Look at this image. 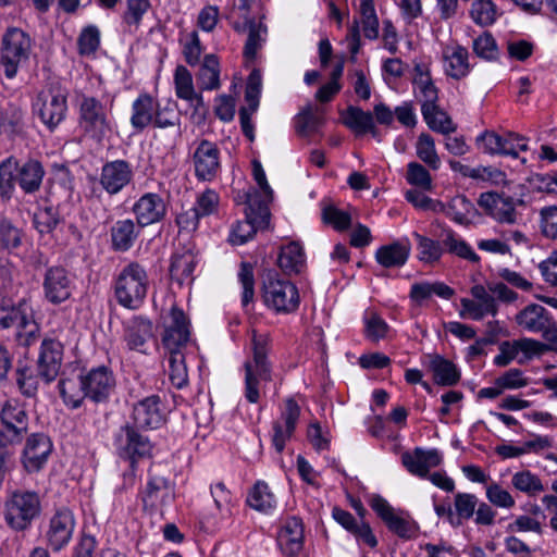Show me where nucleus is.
I'll use <instances>...</instances> for the list:
<instances>
[{
    "label": "nucleus",
    "instance_id": "obj_1",
    "mask_svg": "<svg viewBox=\"0 0 557 557\" xmlns=\"http://www.w3.org/2000/svg\"><path fill=\"white\" fill-rule=\"evenodd\" d=\"M252 359L244 363L245 369V397L251 404L260 399L262 384L271 381V367L267 355L269 350V336L252 332Z\"/></svg>",
    "mask_w": 557,
    "mask_h": 557
},
{
    "label": "nucleus",
    "instance_id": "obj_2",
    "mask_svg": "<svg viewBox=\"0 0 557 557\" xmlns=\"http://www.w3.org/2000/svg\"><path fill=\"white\" fill-rule=\"evenodd\" d=\"M33 46L30 36L21 28L10 27L4 32L0 44V67L5 78H15L28 64Z\"/></svg>",
    "mask_w": 557,
    "mask_h": 557
},
{
    "label": "nucleus",
    "instance_id": "obj_3",
    "mask_svg": "<svg viewBox=\"0 0 557 557\" xmlns=\"http://www.w3.org/2000/svg\"><path fill=\"white\" fill-rule=\"evenodd\" d=\"M41 500L37 492L15 490L4 502V520L15 531H24L40 516Z\"/></svg>",
    "mask_w": 557,
    "mask_h": 557
},
{
    "label": "nucleus",
    "instance_id": "obj_4",
    "mask_svg": "<svg viewBox=\"0 0 557 557\" xmlns=\"http://www.w3.org/2000/svg\"><path fill=\"white\" fill-rule=\"evenodd\" d=\"M148 290V274L138 262L125 265L116 277L115 296L124 308L136 310L146 298Z\"/></svg>",
    "mask_w": 557,
    "mask_h": 557
},
{
    "label": "nucleus",
    "instance_id": "obj_5",
    "mask_svg": "<svg viewBox=\"0 0 557 557\" xmlns=\"http://www.w3.org/2000/svg\"><path fill=\"white\" fill-rule=\"evenodd\" d=\"M78 126L83 135L101 143L112 132L106 107L95 97L83 95L78 104Z\"/></svg>",
    "mask_w": 557,
    "mask_h": 557
},
{
    "label": "nucleus",
    "instance_id": "obj_6",
    "mask_svg": "<svg viewBox=\"0 0 557 557\" xmlns=\"http://www.w3.org/2000/svg\"><path fill=\"white\" fill-rule=\"evenodd\" d=\"M33 110L50 131L55 129L66 116L67 91L60 85H49L38 92Z\"/></svg>",
    "mask_w": 557,
    "mask_h": 557
},
{
    "label": "nucleus",
    "instance_id": "obj_7",
    "mask_svg": "<svg viewBox=\"0 0 557 557\" xmlns=\"http://www.w3.org/2000/svg\"><path fill=\"white\" fill-rule=\"evenodd\" d=\"M246 220L233 226L230 240L234 245H243L253 237L258 230L268 227L270 209L261 200L260 195H247Z\"/></svg>",
    "mask_w": 557,
    "mask_h": 557
},
{
    "label": "nucleus",
    "instance_id": "obj_8",
    "mask_svg": "<svg viewBox=\"0 0 557 557\" xmlns=\"http://www.w3.org/2000/svg\"><path fill=\"white\" fill-rule=\"evenodd\" d=\"M370 504L387 529L399 539L410 541L418 536L419 525L407 511L395 509L377 495L372 497Z\"/></svg>",
    "mask_w": 557,
    "mask_h": 557
},
{
    "label": "nucleus",
    "instance_id": "obj_9",
    "mask_svg": "<svg viewBox=\"0 0 557 557\" xmlns=\"http://www.w3.org/2000/svg\"><path fill=\"white\" fill-rule=\"evenodd\" d=\"M0 447L21 443L28 429V416L23 406L15 399L7 400L0 410Z\"/></svg>",
    "mask_w": 557,
    "mask_h": 557
},
{
    "label": "nucleus",
    "instance_id": "obj_10",
    "mask_svg": "<svg viewBox=\"0 0 557 557\" xmlns=\"http://www.w3.org/2000/svg\"><path fill=\"white\" fill-rule=\"evenodd\" d=\"M263 297L268 307L282 313L294 312L300 301L297 287L289 281L278 278L276 274L268 275Z\"/></svg>",
    "mask_w": 557,
    "mask_h": 557
},
{
    "label": "nucleus",
    "instance_id": "obj_11",
    "mask_svg": "<svg viewBox=\"0 0 557 557\" xmlns=\"http://www.w3.org/2000/svg\"><path fill=\"white\" fill-rule=\"evenodd\" d=\"M359 8L358 14L359 20H354L349 26L348 34L346 36L348 49L352 57H355L361 47L360 38V24L366 38L374 40L379 37V18L374 8L373 0H358Z\"/></svg>",
    "mask_w": 557,
    "mask_h": 557
},
{
    "label": "nucleus",
    "instance_id": "obj_12",
    "mask_svg": "<svg viewBox=\"0 0 557 557\" xmlns=\"http://www.w3.org/2000/svg\"><path fill=\"white\" fill-rule=\"evenodd\" d=\"M479 207L498 223L515 224L517 211L515 200L510 196L496 191L482 193L478 199Z\"/></svg>",
    "mask_w": 557,
    "mask_h": 557
},
{
    "label": "nucleus",
    "instance_id": "obj_13",
    "mask_svg": "<svg viewBox=\"0 0 557 557\" xmlns=\"http://www.w3.org/2000/svg\"><path fill=\"white\" fill-rule=\"evenodd\" d=\"M190 338L189 321L182 309L172 307L162 344L169 354L184 352Z\"/></svg>",
    "mask_w": 557,
    "mask_h": 557
},
{
    "label": "nucleus",
    "instance_id": "obj_14",
    "mask_svg": "<svg viewBox=\"0 0 557 557\" xmlns=\"http://www.w3.org/2000/svg\"><path fill=\"white\" fill-rule=\"evenodd\" d=\"M115 445L120 456L129 459L132 463L137 458L149 456L152 450L149 438L138 433L134 426L128 424L121 428L116 434Z\"/></svg>",
    "mask_w": 557,
    "mask_h": 557
},
{
    "label": "nucleus",
    "instance_id": "obj_15",
    "mask_svg": "<svg viewBox=\"0 0 557 557\" xmlns=\"http://www.w3.org/2000/svg\"><path fill=\"white\" fill-rule=\"evenodd\" d=\"M45 298L53 305H59L71 298L73 280L69 272L59 265L47 269L42 283Z\"/></svg>",
    "mask_w": 557,
    "mask_h": 557
},
{
    "label": "nucleus",
    "instance_id": "obj_16",
    "mask_svg": "<svg viewBox=\"0 0 557 557\" xmlns=\"http://www.w3.org/2000/svg\"><path fill=\"white\" fill-rule=\"evenodd\" d=\"M173 499V484L165 476L151 469L146 486L141 492V500L145 507L161 509L170 505Z\"/></svg>",
    "mask_w": 557,
    "mask_h": 557
},
{
    "label": "nucleus",
    "instance_id": "obj_17",
    "mask_svg": "<svg viewBox=\"0 0 557 557\" xmlns=\"http://www.w3.org/2000/svg\"><path fill=\"white\" fill-rule=\"evenodd\" d=\"M74 513L67 508L58 509L49 521L46 539L53 550H60L66 546L75 529Z\"/></svg>",
    "mask_w": 557,
    "mask_h": 557
},
{
    "label": "nucleus",
    "instance_id": "obj_18",
    "mask_svg": "<svg viewBox=\"0 0 557 557\" xmlns=\"http://www.w3.org/2000/svg\"><path fill=\"white\" fill-rule=\"evenodd\" d=\"M473 299H461V318H469L471 320H482L485 315H496L498 306L495 297L491 295L487 289L482 285H474L471 288Z\"/></svg>",
    "mask_w": 557,
    "mask_h": 557
},
{
    "label": "nucleus",
    "instance_id": "obj_19",
    "mask_svg": "<svg viewBox=\"0 0 557 557\" xmlns=\"http://www.w3.org/2000/svg\"><path fill=\"white\" fill-rule=\"evenodd\" d=\"M52 451L50 438L42 433H34L27 437L22 462L24 469L29 472L40 471L48 461Z\"/></svg>",
    "mask_w": 557,
    "mask_h": 557
},
{
    "label": "nucleus",
    "instance_id": "obj_20",
    "mask_svg": "<svg viewBox=\"0 0 557 557\" xmlns=\"http://www.w3.org/2000/svg\"><path fill=\"white\" fill-rule=\"evenodd\" d=\"M63 357L61 337L45 338L38 358V375L46 382H52L59 374Z\"/></svg>",
    "mask_w": 557,
    "mask_h": 557
},
{
    "label": "nucleus",
    "instance_id": "obj_21",
    "mask_svg": "<svg viewBox=\"0 0 557 557\" xmlns=\"http://www.w3.org/2000/svg\"><path fill=\"white\" fill-rule=\"evenodd\" d=\"M262 78L258 70H253L247 81L245 90V100L247 107L239 110V121L243 133L250 140L255 139V131L251 122V115L257 111L259 107V98L261 94Z\"/></svg>",
    "mask_w": 557,
    "mask_h": 557
},
{
    "label": "nucleus",
    "instance_id": "obj_22",
    "mask_svg": "<svg viewBox=\"0 0 557 557\" xmlns=\"http://www.w3.org/2000/svg\"><path fill=\"white\" fill-rule=\"evenodd\" d=\"M195 173L198 180L212 181L216 177L220 164V150L215 144L201 140L194 156Z\"/></svg>",
    "mask_w": 557,
    "mask_h": 557
},
{
    "label": "nucleus",
    "instance_id": "obj_23",
    "mask_svg": "<svg viewBox=\"0 0 557 557\" xmlns=\"http://www.w3.org/2000/svg\"><path fill=\"white\" fill-rule=\"evenodd\" d=\"M299 416L300 407L293 398H288L280 419L273 423L272 442L276 451L281 453L293 436Z\"/></svg>",
    "mask_w": 557,
    "mask_h": 557
},
{
    "label": "nucleus",
    "instance_id": "obj_24",
    "mask_svg": "<svg viewBox=\"0 0 557 557\" xmlns=\"http://www.w3.org/2000/svg\"><path fill=\"white\" fill-rule=\"evenodd\" d=\"M133 213L139 226H148L164 219L166 205L160 195L147 193L134 203Z\"/></svg>",
    "mask_w": 557,
    "mask_h": 557
},
{
    "label": "nucleus",
    "instance_id": "obj_25",
    "mask_svg": "<svg viewBox=\"0 0 557 557\" xmlns=\"http://www.w3.org/2000/svg\"><path fill=\"white\" fill-rule=\"evenodd\" d=\"M164 410L158 395L139 400L133 408V420L137 428L158 429L164 422Z\"/></svg>",
    "mask_w": 557,
    "mask_h": 557
},
{
    "label": "nucleus",
    "instance_id": "obj_26",
    "mask_svg": "<svg viewBox=\"0 0 557 557\" xmlns=\"http://www.w3.org/2000/svg\"><path fill=\"white\" fill-rule=\"evenodd\" d=\"M133 177L131 165L124 160H115L102 166L100 184L110 195L117 194Z\"/></svg>",
    "mask_w": 557,
    "mask_h": 557
},
{
    "label": "nucleus",
    "instance_id": "obj_27",
    "mask_svg": "<svg viewBox=\"0 0 557 557\" xmlns=\"http://www.w3.org/2000/svg\"><path fill=\"white\" fill-rule=\"evenodd\" d=\"M277 544L284 555L296 557L304 547V525L297 517L285 520L278 534Z\"/></svg>",
    "mask_w": 557,
    "mask_h": 557
},
{
    "label": "nucleus",
    "instance_id": "obj_28",
    "mask_svg": "<svg viewBox=\"0 0 557 557\" xmlns=\"http://www.w3.org/2000/svg\"><path fill=\"white\" fill-rule=\"evenodd\" d=\"M81 383L85 388L87 397L95 401H100L109 396L114 386V379L108 368L99 367L82 376Z\"/></svg>",
    "mask_w": 557,
    "mask_h": 557
},
{
    "label": "nucleus",
    "instance_id": "obj_29",
    "mask_svg": "<svg viewBox=\"0 0 557 557\" xmlns=\"http://www.w3.org/2000/svg\"><path fill=\"white\" fill-rule=\"evenodd\" d=\"M517 324L531 333H544L548 336L550 318L548 311L541 305L531 304L516 315Z\"/></svg>",
    "mask_w": 557,
    "mask_h": 557
},
{
    "label": "nucleus",
    "instance_id": "obj_30",
    "mask_svg": "<svg viewBox=\"0 0 557 557\" xmlns=\"http://www.w3.org/2000/svg\"><path fill=\"white\" fill-rule=\"evenodd\" d=\"M445 73L454 78L461 79L470 72L469 52L459 44L447 45L443 49Z\"/></svg>",
    "mask_w": 557,
    "mask_h": 557
},
{
    "label": "nucleus",
    "instance_id": "obj_31",
    "mask_svg": "<svg viewBox=\"0 0 557 557\" xmlns=\"http://www.w3.org/2000/svg\"><path fill=\"white\" fill-rule=\"evenodd\" d=\"M442 458L436 450H423L416 448L413 451H406L401 455L404 467L414 475L424 478L429 470L441 463Z\"/></svg>",
    "mask_w": 557,
    "mask_h": 557
},
{
    "label": "nucleus",
    "instance_id": "obj_32",
    "mask_svg": "<svg viewBox=\"0 0 557 557\" xmlns=\"http://www.w3.org/2000/svg\"><path fill=\"white\" fill-rule=\"evenodd\" d=\"M414 92L421 102V112L434 109L438 101V90L432 82L429 71L421 64L414 66Z\"/></svg>",
    "mask_w": 557,
    "mask_h": 557
},
{
    "label": "nucleus",
    "instance_id": "obj_33",
    "mask_svg": "<svg viewBox=\"0 0 557 557\" xmlns=\"http://www.w3.org/2000/svg\"><path fill=\"white\" fill-rule=\"evenodd\" d=\"M425 363L433 373V379L436 384L453 386L459 382L460 373L450 360L437 354H429L425 356Z\"/></svg>",
    "mask_w": 557,
    "mask_h": 557
},
{
    "label": "nucleus",
    "instance_id": "obj_34",
    "mask_svg": "<svg viewBox=\"0 0 557 557\" xmlns=\"http://www.w3.org/2000/svg\"><path fill=\"white\" fill-rule=\"evenodd\" d=\"M159 102L149 94H140L132 104L131 125L137 132L152 124Z\"/></svg>",
    "mask_w": 557,
    "mask_h": 557
},
{
    "label": "nucleus",
    "instance_id": "obj_35",
    "mask_svg": "<svg viewBox=\"0 0 557 557\" xmlns=\"http://www.w3.org/2000/svg\"><path fill=\"white\" fill-rule=\"evenodd\" d=\"M136 223L132 219H124L113 224L110 235L114 250L126 251L134 245L141 227Z\"/></svg>",
    "mask_w": 557,
    "mask_h": 557
},
{
    "label": "nucleus",
    "instance_id": "obj_36",
    "mask_svg": "<svg viewBox=\"0 0 557 557\" xmlns=\"http://www.w3.org/2000/svg\"><path fill=\"white\" fill-rule=\"evenodd\" d=\"M196 263V256L190 250L174 253L170 267L171 278L180 285L190 284Z\"/></svg>",
    "mask_w": 557,
    "mask_h": 557
},
{
    "label": "nucleus",
    "instance_id": "obj_37",
    "mask_svg": "<svg viewBox=\"0 0 557 557\" xmlns=\"http://www.w3.org/2000/svg\"><path fill=\"white\" fill-rule=\"evenodd\" d=\"M152 337V323L140 317L129 321L125 332V341L129 349L144 351L146 342Z\"/></svg>",
    "mask_w": 557,
    "mask_h": 557
},
{
    "label": "nucleus",
    "instance_id": "obj_38",
    "mask_svg": "<svg viewBox=\"0 0 557 557\" xmlns=\"http://www.w3.org/2000/svg\"><path fill=\"white\" fill-rule=\"evenodd\" d=\"M409 253L408 245L393 243L380 247L375 252V259L384 268H399L407 262Z\"/></svg>",
    "mask_w": 557,
    "mask_h": 557
},
{
    "label": "nucleus",
    "instance_id": "obj_39",
    "mask_svg": "<svg viewBox=\"0 0 557 557\" xmlns=\"http://www.w3.org/2000/svg\"><path fill=\"white\" fill-rule=\"evenodd\" d=\"M277 263L286 274L299 273L305 267L302 247L298 243H289L282 247Z\"/></svg>",
    "mask_w": 557,
    "mask_h": 557
},
{
    "label": "nucleus",
    "instance_id": "obj_40",
    "mask_svg": "<svg viewBox=\"0 0 557 557\" xmlns=\"http://www.w3.org/2000/svg\"><path fill=\"white\" fill-rule=\"evenodd\" d=\"M175 94L180 99L200 104L202 97L195 91L193 76L184 65H177L174 72Z\"/></svg>",
    "mask_w": 557,
    "mask_h": 557
},
{
    "label": "nucleus",
    "instance_id": "obj_41",
    "mask_svg": "<svg viewBox=\"0 0 557 557\" xmlns=\"http://www.w3.org/2000/svg\"><path fill=\"white\" fill-rule=\"evenodd\" d=\"M469 16L475 25L487 27L497 21L499 12L493 0H473L470 4Z\"/></svg>",
    "mask_w": 557,
    "mask_h": 557
},
{
    "label": "nucleus",
    "instance_id": "obj_42",
    "mask_svg": "<svg viewBox=\"0 0 557 557\" xmlns=\"http://www.w3.org/2000/svg\"><path fill=\"white\" fill-rule=\"evenodd\" d=\"M44 169L38 161L29 160L18 166L17 182L26 193L37 190L41 184Z\"/></svg>",
    "mask_w": 557,
    "mask_h": 557
},
{
    "label": "nucleus",
    "instance_id": "obj_43",
    "mask_svg": "<svg viewBox=\"0 0 557 557\" xmlns=\"http://www.w3.org/2000/svg\"><path fill=\"white\" fill-rule=\"evenodd\" d=\"M23 125V110L15 103H0V134H16Z\"/></svg>",
    "mask_w": 557,
    "mask_h": 557
},
{
    "label": "nucleus",
    "instance_id": "obj_44",
    "mask_svg": "<svg viewBox=\"0 0 557 557\" xmlns=\"http://www.w3.org/2000/svg\"><path fill=\"white\" fill-rule=\"evenodd\" d=\"M475 215L474 205L465 195H457L447 203V216L456 223L469 224Z\"/></svg>",
    "mask_w": 557,
    "mask_h": 557
},
{
    "label": "nucleus",
    "instance_id": "obj_45",
    "mask_svg": "<svg viewBox=\"0 0 557 557\" xmlns=\"http://www.w3.org/2000/svg\"><path fill=\"white\" fill-rule=\"evenodd\" d=\"M417 157L430 169L437 171L441 166V158L436 151L435 141L431 135L422 133L416 143Z\"/></svg>",
    "mask_w": 557,
    "mask_h": 557
},
{
    "label": "nucleus",
    "instance_id": "obj_46",
    "mask_svg": "<svg viewBox=\"0 0 557 557\" xmlns=\"http://www.w3.org/2000/svg\"><path fill=\"white\" fill-rule=\"evenodd\" d=\"M198 81L200 87L213 90L220 87V64L215 54H207L199 70Z\"/></svg>",
    "mask_w": 557,
    "mask_h": 557
},
{
    "label": "nucleus",
    "instance_id": "obj_47",
    "mask_svg": "<svg viewBox=\"0 0 557 557\" xmlns=\"http://www.w3.org/2000/svg\"><path fill=\"white\" fill-rule=\"evenodd\" d=\"M432 295H436L444 299H449L454 295V289L441 282L417 283L411 286L410 297L417 304H421L423 300L429 299Z\"/></svg>",
    "mask_w": 557,
    "mask_h": 557
},
{
    "label": "nucleus",
    "instance_id": "obj_48",
    "mask_svg": "<svg viewBox=\"0 0 557 557\" xmlns=\"http://www.w3.org/2000/svg\"><path fill=\"white\" fill-rule=\"evenodd\" d=\"M267 33L268 29L262 23L248 22V37L244 47V58L247 61L256 60L258 51L265 42Z\"/></svg>",
    "mask_w": 557,
    "mask_h": 557
},
{
    "label": "nucleus",
    "instance_id": "obj_49",
    "mask_svg": "<svg viewBox=\"0 0 557 557\" xmlns=\"http://www.w3.org/2000/svg\"><path fill=\"white\" fill-rule=\"evenodd\" d=\"M344 124L356 134H366L374 131V121L370 112H364L357 107H348L344 117Z\"/></svg>",
    "mask_w": 557,
    "mask_h": 557
},
{
    "label": "nucleus",
    "instance_id": "obj_50",
    "mask_svg": "<svg viewBox=\"0 0 557 557\" xmlns=\"http://www.w3.org/2000/svg\"><path fill=\"white\" fill-rule=\"evenodd\" d=\"M248 505L261 512H269L276 505V499L264 482H257L247 497Z\"/></svg>",
    "mask_w": 557,
    "mask_h": 557
},
{
    "label": "nucleus",
    "instance_id": "obj_51",
    "mask_svg": "<svg viewBox=\"0 0 557 557\" xmlns=\"http://www.w3.org/2000/svg\"><path fill=\"white\" fill-rule=\"evenodd\" d=\"M59 389L63 401L71 408H78L87 396L81 383V377L61 380L59 382Z\"/></svg>",
    "mask_w": 557,
    "mask_h": 557
},
{
    "label": "nucleus",
    "instance_id": "obj_52",
    "mask_svg": "<svg viewBox=\"0 0 557 557\" xmlns=\"http://www.w3.org/2000/svg\"><path fill=\"white\" fill-rule=\"evenodd\" d=\"M422 115L428 126L434 132L449 134L456 129L451 119L438 104H434V109L430 108L428 111H422Z\"/></svg>",
    "mask_w": 557,
    "mask_h": 557
},
{
    "label": "nucleus",
    "instance_id": "obj_53",
    "mask_svg": "<svg viewBox=\"0 0 557 557\" xmlns=\"http://www.w3.org/2000/svg\"><path fill=\"white\" fill-rule=\"evenodd\" d=\"M417 240L418 258L424 263H435L443 255V247L440 242L425 237L419 233H413Z\"/></svg>",
    "mask_w": 557,
    "mask_h": 557
},
{
    "label": "nucleus",
    "instance_id": "obj_54",
    "mask_svg": "<svg viewBox=\"0 0 557 557\" xmlns=\"http://www.w3.org/2000/svg\"><path fill=\"white\" fill-rule=\"evenodd\" d=\"M169 379L173 386L183 388L188 382L184 352L169 354Z\"/></svg>",
    "mask_w": 557,
    "mask_h": 557
},
{
    "label": "nucleus",
    "instance_id": "obj_55",
    "mask_svg": "<svg viewBox=\"0 0 557 557\" xmlns=\"http://www.w3.org/2000/svg\"><path fill=\"white\" fill-rule=\"evenodd\" d=\"M442 243L450 253L472 262H479L480 260L479 256L472 250V248L451 231H447L444 234Z\"/></svg>",
    "mask_w": 557,
    "mask_h": 557
},
{
    "label": "nucleus",
    "instance_id": "obj_56",
    "mask_svg": "<svg viewBox=\"0 0 557 557\" xmlns=\"http://www.w3.org/2000/svg\"><path fill=\"white\" fill-rule=\"evenodd\" d=\"M18 163L10 157L0 163V195L3 198H9L14 187V182L17 181Z\"/></svg>",
    "mask_w": 557,
    "mask_h": 557
},
{
    "label": "nucleus",
    "instance_id": "obj_57",
    "mask_svg": "<svg viewBox=\"0 0 557 557\" xmlns=\"http://www.w3.org/2000/svg\"><path fill=\"white\" fill-rule=\"evenodd\" d=\"M406 181L422 190H432L433 180L429 170L417 161L407 164Z\"/></svg>",
    "mask_w": 557,
    "mask_h": 557
},
{
    "label": "nucleus",
    "instance_id": "obj_58",
    "mask_svg": "<svg viewBox=\"0 0 557 557\" xmlns=\"http://www.w3.org/2000/svg\"><path fill=\"white\" fill-rule=\"evenodd\" d=\"M512 486L528 495H535L544 491L540 478L528 470L516 472L511 478Z\"/></svg>",
    "mask_w": 557,
    "mask_h": 557
},
{
    "label": "nucleus",
    "instance_id": "obj_59",
    "mask_svg": "<svg viewBox=\"0 0 557 557\" xmlns=\"http://www.w3.org/2000/svg\"><path fill=\"white\" fill-rule=\"evenodd\" d=\"M486 499L495 507L511 509L516 505L513 496L497 482H490L485 487Z\"/></svg>",
    "mask_w": 557,
    "mask_h": 557
},
{
    "label": "nucleus",
    "instance_id": "obj_60",
    "mask_svg": "<svg viewBox=\"0 0 557 557\" xmlns=\"http://www.w3.org/2000/svg\"><path fill=\"white\" fill-rule=\"evenodd\" d=\"M479 499L470 493H457L455 495L454 507L458 518L456 524H460L461 520H469L473 517Z\"/></svg>",
    "mask_w": 557,
    "mask_h": 557
},
{
    "label": "nucleus",
    "instance_id": "obj_61",
    "mask_svg": "<svg viewBox=\"0 0 557 557\" xmlns=\"http://www.w3.org/2000/svg\"><path fill=\"white\" fill-rule=\"evenodd\" d=\"M149 5V0H127V10L124 13L123 20L129 32L138 29Z\"/></svg>",
    "mask_w": 557,
    "mask_h": 557
},
{
    "label": "nucleus",
    "instance_id": "obj_62",
    "mask_svg": "<svg viewBox=\"0 0 557 557\" xmlns=\"http://www.w3.org/2000/svg\"><path fill=\"white\" fill-rule=\"evenodd\" d=\"M322 124V115L312 112V110L308 108L298 114L296 120V131L299 135L308 136L318 132Z\"/></svg>",
    "mask_w": 557,
    "mask_h": 557
},
{
    "label": "nucleus",
    "instance_id": "obj_63",
    "mask_svg": "<svg viewBox=\"0 0 557 557\" xmlns=\"http://www.w3.org/2000/svg\"><path fill=\"white\" fill-rule=\"evenodd\" d=\"M183 42V55L186 63L190 66H195L199 63L200 57L203 51L199 35L196 30L187 34L182 40Z\"/></svg>",
    "mask_w": 557,
    "mask_h": 557
},
{
    "label": "nucleus",
    "instance_id": "obj_64",
    "mask_svg": "<svg viewBox=\"0 0 557 557\" xmlns=\"http://www.w3.org/2000/svg\"><path fill=\"white\" fill-rule=\"evenodd\" d=\"M100 45V32L94 26L89 25L85 27L78 36L77 46L78 52L82 55H90L99 48Z\"/></svg>",
    "mask_w": 557,
    "mask_h": 557
}]
</instances>
